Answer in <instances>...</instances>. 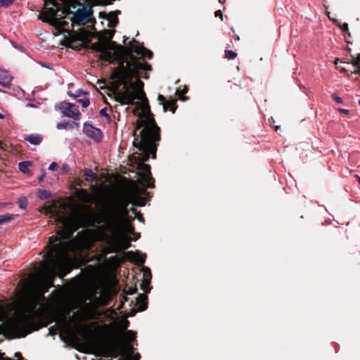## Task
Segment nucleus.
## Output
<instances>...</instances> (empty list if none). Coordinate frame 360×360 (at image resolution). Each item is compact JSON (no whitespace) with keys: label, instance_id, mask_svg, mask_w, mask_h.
Returning a JSON list of instances; mask_svg holds the SVG:
<instances>
[{"label":"nucleus","instance_id":"dca6fc26","mask_svg":"<svg viewBox=\"0 0 360 360\" xmlns=\"http://www.w3.org/2000/svg\"><path fill=\"white\" fill-rule=\"evenodd\" d=\"M25 140L32 145H39L41 143L42 139L39 134H30L25 137Z\"/></svg>","mask_w":360,"mask_h":360},{"label":"nucleus","instance_id":"a18cd8bd","mask_svg":"<svg viewBox=\"0 0 360 360\" xmlns=\"http://www.w3.org/2000/svg\"><path fill=\"white\" fill-rule=\"evenodd\" d=\"M356 178L358 179V180H359V184H360V176H358V175H356Z\"/></svg>","mask_w":360,"mask_h":360},{"label":"nucleus","instance_id":"a878e982","mask_svg":"<svg viewBox=\"0 0 360 360\" xmlns=\"http://www.w3.org/2000/svg\"><path fill=\"white\" fill-rule=\"evenodd\" d=\"M143 271L144 279L150 280L152 275H151L150 269L147 268V267H144Z\"/></svg>","mask_w":360,"mask_h":360},{"label":"nucleus","instance_id":"4468645a","mask_svg":"<svg viewBox=\"0 0 360 360\" xmlns=\"http://www.w3.org/2000/svg\"><path fill=\"white\" fill-rule=\"evenodd\" d=\"M158 101L160 102V104L162 105L165 112L171 110L172 112H174L176 107L175 102L174 101H166L165 96L162 95L158 96Z\"/></svg>","mask_w":360,"mask_h":360},{"label":"nucleus","instance_id":"3c124183","mask_svg":"<svg viewBox=\"0 0 360 360\" xmlns=\"http://www.w3.org/2000/svg\"><path fill=\"white\" fill-rule=\"evenodd\" d=\"M345 71H346V70H345V68H342V69H341V72H345Z\"/></svg>","mask_w":360,"mask_h":360},{"label":"nucleus","instance_id":"864d4df0","mask_svg":"<svg viewBox=\"0 0 360 360\" xmlns=\"http://www.w3.org/2000/svg\"><path fill=\"white\" fill-rule=\"evenodd\" d=\"M328 17L329 19H331V17L330 16V15H328Z\"/></svg>","mask_w":360,"mask_h":360},{"label":"nucleus","instance_id":"aec40b11","mask_svg":"<svg viewBox=\"0 0 360 360\" xmlns=\"http://www.w3.org/2000/svg\"><path fill=\"white\" fill-rule=\"evenodd\" d=\"M15 217L14 214H6L3 215H0V224H2L5 222H8L13 219Z\"/></svg>","mask_w":360,"mask_h":360},{"label":"nucleus","instance_id":"8fccbe9b","mask_svg":"<svg viewBox=\"0 0 360 360\" xmlns=\"http://www.w3.org/2000/svg\"><path fill=\"white\" fill-rule=\"evenodd\" d=\"M16 356H20V354L19 353H15Z\"/></svg>","mask_w":360,"mask_h":360},{"label":"nucleus","instance_id":"4c0bfd02","mask_svg":"<svg viewBox=\"0 0 360 360\" xmlns=\"http://www.w3.org/2000/svg\"><path fill=\"white\" fill-rule=\"evenodd\" d=\"M215 16L216 17H220L222 19L223 14L222 12L220 10H218L215 12Z\"/></svg>","mask_w":360,"mask_h":360},{"label":"nucleus","instance_id":"1a4fd4ad","mask_svg":"<svg viewBox=\"0 0 360 360\" xmlns=\"http://www.w3.org/2000/svg\"><path fill=\"white\" fill-rule=\"evenodd\" d=\"M93 10L91 7H82L79 8L75 12L71 11L68 13V15L72 14V15L69 18L71 22V25L73 27L75 25H84L88 20L91 18L93 15Z\"/></svg>","mask_w":360,"mask_h":360},{"label":"nucleus","instance_id":"6ab92c4d","mask_svg":"<svg viewBox=\"0 0 360 360\" xmlns=\"http://www.w3.org/2000/svg\"><path fill=\"white\" fill-rule=\"evenodd\" d=\"M38 196L41 200H46L51 197V193L45 189L39 190Z\"/></svg>","mask_w":360,"mask_h":360},{"label":"nucleus","instance_id":"0eeeda50","mask_svg":"<svg viewBox=\"0 0 360 360\" xmlns=\"http://www.w3.org/2000/svg\"><path fill=\"white\" fill-rule=\"evenodd\" d=\"M105 222L112 233L132 234L134 231L133 226L125 217L110 218Z\"/></svg>","mask_w":360,"mask_h":360},{"label":"nucleus","instance_id":"09e8293b","mask_svg":"<svg viewBox=\"0 0 360 360\" xmlns=\"http://www.w3.org/2000/svg\"><path fill=\"white\" fill-rule=\"evenodd\" d=\"M3 118H4V115L1 113H0V119H3Z\"/></svg>","mask_w":360,"mask_h":360},{"label":"nucleus","instance_id":"7c9ffc66","mask_svg":"<svg viewBox=\"0 0 360 360\" xmlns=\"http://www.w3.org/2000/svg\"><path fill=\"white\" fill-rule=\"evenodd\" d=\"M27 200H26V198L21 199L20 200L19 207L21 209H25L27 207Z\"/></svg>","mask_w":360,"mask_h":360},{"label":"nucleus","instance_id":"ddd939ff","mask_svg":"<svg viewBox=\"0 0 360 360\" xmlns=\"http://www.w3.org/2000/svg\"><path fill=\"white\" fill-rule=\"evenodd\" d=\"M12 77L9 72L0 68V86L3 87H9L11 84Z\"/></svg>","mask_w":360,"mask_h":360},{"label":"nucleus","instance_id":"412c9836","mask_svg":"<svg viewBox=\"0 0 360 360\" xmlns=\"http://www.w3.org/2000/svg\"><path fill=\"white\" fill-rule=\"evenodd\" d=\"M72 124L71 122L68 121H63L57 124L56 128L59 130L60 129H66L69 127H71Z\"/></svg>","mask_w":360,"mask_h":360},{"label":"nucleus","instance_id":"423d86ee","mask_svg":"<svg viewBox=\"0 0 360 360\" xmlns=\"http://www.w3.org/2000/svg\"><path fill=\"white\" fill-rule=\"evenodd\" d=\"M121 13L120 11L117 10L111 11L110 13L100 12L99 18L105 20L107 22V26L110 28L109 30H104L103 31V37L106 40L105 41H112L111 39L115 34V30L118 23L117 15Z\"/></svg>","mask_w":360,"mask_h":360},{"label":"nucleus","instance_id":"6e6552de","mask_svg":"<svg viewBox=\"0 0 360 360\" xmlns=\"http://www.w3.org/2000/svg\"><path fill=\"white\" fill-rule=\"evenodd\" d=\"M113 238L109 241V247L105 250V254L119 252L127 250L131 245L130 238L125 234L112 233Z\"/></svg>","mask_w":360,"mask_h":360},{"label":"nucleus","instance_id":"c85d7f7f","mask_svg":"<svg viewBox=\"0 0 360 360\" xmlns=\"http://www.w3.org/2000/svg\"><path fill=\"white\" fill-rule=\"evenodd\" d=\"M86 92L83 91L82 89H79L78 90L76 91L75 94H71L70 93H68V94L70 96H72V97H75V98H77V97H79L83 94H86Z\"/></svg>","mask_w":360,"mask_h":360},{"label":"nucleus","instance_id":"79ce46f5","mask_svg":"<svg viewBox=\"0 0 360 360\" xmlns=\"http://www.w3.org/2000/svg\"><path fill=\"white\" fill-rule=\"evenodd\" d=\"M131 211L135 214V215L138 213L135 207H131Z\"/></svg>","mask_w":360,"mask_h":360},{"label":"nucleus","instance_id":"ea45409f","mask_svg":"<svg viewBox=\"0 0 360 360\" xmlns=\"http://www.w3.org/2000/svg\"><path fill=\"white\" fill-rule=\"evenodd\" d=\"M338 110L342 113H344L345 115L348 114L349 111L346 109H343V108H338Z\"/></svg>","mask_w":360,"mask_h":360},{"label":"nucleus","instance_id":"a211bd4d","mask_svg":"<svg viewBox=\"0 0 360 360\" xmlns=\"http://www.w3.org/2000/svg\"><path fill=\"white\" fill-rule=\"evenodd\" d=\"M30 165L31 162L30 161L20 162L18 164L19 170L24 174H28L30 172L29 167Z\"/></svg>","mask_w":360,"mask_h":360},{"label":"nucleus","instance_id":"f3484780","mask_svg":"<svg viewBox=\"0 0 360 360\" xmlns=\"http://www.w3.org/2000/svg\"><path fill=\"white\" fill-rule=\"evenodd\" d=\"M84 176H86V180L90 182H93L97 179L96 174L88 168L84 169Z\"/></svg>","mask_w":360,"mask_h":360},{"label":"nucleus","instance_id":"49530a36","mask_svg":"<svg viewBox=\"0 0 360 360\" xmlns=\"http://www.w3.org/2000/svg\"><path fill=\"white\" fill-rule=\"evenodd\" d=\"M129 293L132 295L134 293V290L131 289Z\"/></svg>","mask_w":360,"mask_h":360},{"label":"nucleus","instance_id":"6e6d98bb","mask_svg":"<svg viewBox=\"0 0 360 360\" xmlns=\"http://www.w3.org/2000/svg\"><path fill=\"white\" fill-rule=\"evenodd\" d=\"M139 205H140V206H143V205H144V204H143V203H141V204H139Z\"/></svg>","mask_w":360,"mask_h":360},{"label":"nucleus","instance_id":"b1692460","mask_svg":"<svg viewBox=\"0 0 360 360\" xmlns=\"http://www.w3.org/2000/svg\"><path fill=\"white\" fill-rule=\"evenodd\" d=\"M150 280H148V279H144L143 281V283L141 284V288L142 290L145 292H148L150 289H149V284H150Z\"/></svg>","mask_w":360,"mask_h":360},{"label":"nucleus","instance_id":"5701e85b","mask_svg":"<svg viewBox=\"0 0 360 360\" xmlns=\"http://www.w3.org/2000/svg\"><path fill=\"white\" fill-rule=\"evenodd\" d=\"M237 56V53L231 50L225 51V57L229 60L234 59Z\"/></svg>","mask_w":360,"mask_h":360},{"label":"nucleus","instance_id":"a19ab883","mask_svg":"<svg viewBox=\"0 0 360 360\" xmlns=\"http://www.w3.org/2000/svg\"><path fill=\"white\" fill-rule=\"evenodd\" d=\"M186 92H187V89L186 88H184V90L181 92L180 91H177V93L179 94V96L180 97H181V96L184 95Z\"/></svg>","mask_w":360,"mask_h":360},{"label":"nucleus","instance_id":"9b49d317","mask_svg":"<svg viewBox=\"0 0 360 360\" xmlns=\"http://www.w3.org/2000/svg\"><path fill=\"white\" fill-rule=\"evenodd\" d=\"M83 133L94 141L98 143L102 141L103 138L101 130L92 125L89 122H86L83 126Z\"/></svg>","mask_w":360,"mask_h":360},{"label":"nucleus","instance_id":"f704fd0d","mask_svg":"<svg viewBox=\"0 0 360 360\" xmlns=\"http://www.w3.org/2000/svg\"><path fill=\"white\" fill-rule=\"evenodd\" d=\"M100 114H101V116H103V117H109V115H108V114L107 113L105 108H102V109L100 110Z\"/></svg>","mask_w":360,"mask_h":360},{"label":"nucleus","instance_id":"c756f323","mask_svg":"<svg viewBox=\"0 0 360 360\" xmlns=\"http://www.w3.org/2000/svg\"><path fill=\"white\" fill-rule=\"evenodd\" d=\"M15 0H0V4L2 6L8 7L11 5Z\"/></svg>","mask_w":360,"mask_h":360},{"label":"nucleus","instance_id":"c9c22d12","mask_svg":"<svg viewBox=\"0 0 360 360\" xmlns=\"http://www.w3.org/2000/svg\"><path fill=\"white\" fill-rule=\"evenodd\" d=\"M136 217L138 219V220L141 222H143L144 221V219L143 217V216L141 215V213L138 212L136 215Z\"/></svg>","mask_w":360,"mask_h":360},{"label":"nucleus","instance_id":"f257e3e1","mask_svg":"<svg viewBox=\"0 0 360 360\" xmlns=\"http://www.w3.org/2000/svg\"><path fill=\"white\" fill-rule=\"evenodd\" d=\"M94 46L100 53L102 60L118 63V67L112 72V77L118 85H123L124 91L116 94L115 100L122 105L134 104L137 98L142 101L135 131V134L139 131V139H135L134 141V146L139 152L135 153L131 160L134 162V167L139 170L137 174L139 184L144 187L153 188L154 180L151 177L150 166L144 162L149 159L150 155L152 158H155V142L160 139V128L153 117L148 101L143 92V82L139 79L140 77H149L148 71L151 70V66L134 57L127 60L125 49L115 41L99 42Z\"/></svg>","mask_w":360,"mask_h":360},{"label":"nucleus","instance_id":"f03ea898","mask_svg":"<svg viewBox=\"0 0 360 360\" xmlns=\"http://www.w3.org/2000/svg\"><path fill=\"white\" fill-rule=\"evenodd\" d=\"M56 219L61 224V229L58 231V236H51L49 239L46 247L47 252L44 255L45 259L41 262L44 273L41 271L39 276L32 274L33 281H27L28 285L37 288V292L27 295L22 310L12 317H7L0 309V321L3 322L0 326L11 338H24L32 332V319L40 300L53 285L55 277L65 276L69 271V252L73 248V245L68 239L74 232L72 221L69 216H58Z\"/></svg>","mask_w":360,"mask_h":360},{"label":"nucleus","instance_id":"7ed1b4c3","mask_svg":"<svg viewBox=\"0 0 360 360\" xmlns=\"http://www.w3.org/2000/svg\"><path fill=\"white\" fill-rule=\"evenodd\" d=\"M94 347L98 356L116 359L121 354L117 342L112 338L97 340Z\"/></svg>","mask_w":360,"mask_h":360},{"label":"nucleus","instance_id":"de8ad7c7","mask_svg":"<svg viewBox=\"0 0 360 360\" xmlns=\"http://www.w3.org/2000/svg\"><path fill=\"white\" fill-rule=\"evenodd\" d=\"M357 58V59L359 60V61L360 62V53L358 55V56H357V58Z\"/></svg>","mask_w":360,"mask_h":360},{"label":"nucleus","instance_id":"37998d69","mask_svg":"<svg viewBox=\"0 0 360 360\" xmlns=\"http://www.w3.org/2000/svg\"><path fill=\"white\" fill-rule=\"evenodd\" d=\"M146 309V304H144V305H143V306H141V311H143V310H145Z\"/></svg>","mask_w":360,"mask_h":360},{"label":"nucleus","instance_id":"c03bdc74","mask_svg":"<svg viewBox=\"0 0 360 360\" xmlns=\"http://www.w3.org/2000/svg\"><path fill=\"white\" fill-rule=\"evenodd\" d=\"M49 333L51 335H54L55 333H52L51 328L49 329Z\"/></svg>","mask_w":360,"mask_h":360},{"label":"nucleus","instance_id":"5fc2aeb1","mask_svg":"<svg viewBox=\"0 0 360 360\" xmlns=\"http://www.w3.org/2000/svg\"><path fill=\"white\" fill-rule=\"evenodd\" d=\"M328 17L329 19H331V17L330 16V15H328Z\"/></svg>","mask_w":360,"mask_h":360},{"label":"nucleus","instance_id":"4d7b16f0","mask_svg":"<svg viewBox=\"0 0 360 360\" xmlns=\"http://www.w3.org/2000/svg\"><path fill=\"white\" fill-rule=\"evenodd\" d=\"M72 124H76V122H72V123H71Z\"/></svg>","mask_w":360,"mask_h":360},{"label":"nucleus","instance_id":"9d476101","mask_svg":"<svg viewBox=\"0 0 360 360\" xmlns=\"http://www.w3.org/2000/svg\"><path fill=\"white\" fill-rule=\"evenodd\" d=\"M56 108L60 110L63 116L78 120L80 117V112L78 107L69 102H61L57 103Z\"/></svg>","mask_w":360,"mask_h":360},{"label":"nucleus","instance_id":"2eb2a0df","mask_svg":"<svg viewBox=\"0 0 360 360\" xmlns=\"http://www.w3.org/2000/svg\"><path fill=\"white\" fill-rule=\"evenodd\" d=\"M38 18L42 20L44 22H46L51 25L60 27V21H58V18L56 19V18H50V16H48L45 12L39 15Z\"/></svg>","mask_w":360,"mask_h":360},{"label":"nucleus","instance_id":"58836bf2","mask_svg":"<svg viewBox=\"0 0 360 360\" xmlns=\"http://www.w3.org/2000/svg\"><path fill=\"white\" fill-rule=\"evenodd\" d=\"M340 27L343 31H347L349 30L347 23H344Z\"/></svg>","mask_w":360,"mask_h":360},{"label":"nucleus","instance_id":"603ef678","mask_svg":"<svg viewBox=\"0 0 360 360\" xmlns=\"http://www.w3.org/2000/svg\"><path fill=\"white\" fill-rule=\"evenodd\" d=\"M328 17L329 19H331V17L330 16V15H328Z\"/></svg>","mask_w":360,"mask_h":360},{"label":"nucleus","instance_id":"4be33fe9","mask_svg":"<svg viewBox=\"0 0 360 360\" xmlns=\"http://www.w3.org/2000/svg\"><path fill=\"white\" fill-rule=\"evenodd\" d=\"M136 262L139 264H143L146 261V255L145 254H136L135 256Z\"/></svg>","mask_w":360,"mask_h":360},{"label":"nucleus","instance_id":"f8f14e48","mask_svg":"<svg viewBox=\"0 0 360 360\" xmlns=\"http://www.w3.org/2000/svg\"><path fill=\"white\" fill-rule=\"evenodd\" d=\"M131 42L134 44L130 46L131 51L137 53L138 55H141L143 57H146L148 59L152 58L153 52L151 51L146 49L142 45L139 44V42L136 41L135 39H132Z\"/></svg>","mask_w":360,"mask_h":360},{"label":"nucleus","instance_id":"13d9d810","mask_svg":"<svg viewBox=\"0 0 360 360\" xmlns=\"http://www.w3.org/2000/svg\"><path fill=\"white\" fill-rule=\"evenodd\" d=\"M72 124H76V122H72V123H71Z\"/></svg>","mask_w":360,"mask_h":360},{"label":"nucleus","instance_id":"cd10ccee","mask_svg":"<svg viewBox=\"0 0 360 360\" xmlns=\"http://www.w3.org/2000/svg\"><path fill=\"white\" fill-rule=\"evenodd\" d=\"M126 338L128 341L131 342L134 340L135 335L131 330H127L125 333Z\"/></svg>","mask_w":360,"mask_h":360},{"label":"nucleus","instance_id":"39448f33","mask_svg":"<svg viewBox=\"0 0 360 360\" xmlns=\"http://www.w3.org/2000/svg\"><path fill=\"white\" fill-rule=\"evenodd\" d=\"M46 4L51 5L52 7L46 9V14L50 18H58L60 21V27H65L68 25V22L63 20L67 18V13H71V11L68 7H63L62 5L56 2L55 0H49L46 2Z\"/></svg>","mask_w":360,"mask_h":360},{"label":"nucleus","instance_id":"2f4dec72","mask_svg":"<svg viewBox=\"0 0 360 360\" xmlns=\"http://www.w3.org/2000/svg\"><path fill=\"white\" fill-rule=\"evenodd\" d=\"M333 99L338 103H342V99L341 97H340L339 96L336 95V94H333Z\"/></svg>","mask_w":360,"mask_h":360},{"label":"nucleus","instance_id":"e433bc0d","mask_svg":"<svg viewBox=\"0 0 360 360\" xmlns=\"http://www.w3.org/2000/svg\"><path fill=\"white\" fill-rule=\"evenodd\" d=\"M46 173L44 170L42 171L41 174L39 176L38 180L39 181H42L44 180V178L45 177Z\"/></svg>","mask_w":360,"mask_h":360},{"label":"nucleus","instance_id":"20e7f679","mask_svg":"<svg viewBox=\"0 0 360 360\" xmlns=\"http://www.w3.org/2000/svg\"><path fill=\"white\" fill-rule=\"evenodd\" d=\"M128 205L129 202L127 200L112 202L104 209L102 216L105 217V220L110 218L126 217L129 214Z\"/></svg>","mask_w":360,"mask_h":360},{"label":"nucleus","instance_id":"72a5a7b5","mask_svg":"<svg viewBox=\"0 0 360 360\" xmlns=\"http://www.w3.org/2000/svg\"><path fill=\"white\" fill-rule=\"evenodd\" d=\"M351 63L352 64V65H354L356 68L360 67V62L359 61V60L357 58H354V57H353V59H352V61L351 62Z\"/></svg>","mask_w":360,"mask_h":360},{"label":"nucleus","instance_id":"bb28decb","mask_svg":"<svg viewBox=\"0 0 360 360\" xmlns=\"http://www.w3.org/2000/svg\"><path fill=\"white\" fill-rule=\"evenodd\" d=\"M77 102L80 103L83 108H87L89 105V100L87 98L78 99Z\"/></svg>","mask_w":360,"mask_h":360},{"label":"nucleus","instance_id":"473e14b6","mask_svg":"<svg viewBox=\"0 0 360 360\" xmlns=\"http://www.w3.org/2000/svg\"><path fill=\"white\" fill-rule=\"evenodd\" d=\"M58 167V165L55 162H52L49 166V170L54 171Z\"/></svg>","mask_w":360,"mask_h":360},{"label":"nucleus","instance_id":"393cba45","mask_svg":"<svg viewBox=\"0 0 360 360\" xmlns=\"http://www.w3.org/2000/svg\"><path fill=\"white\" fill-rule=\"evenodd\" d=\"M79 195H80V198L84 200H88L89 198V195L88 193V192L84 190V189H82L79 191Z\"/></svg>","mask_w":360,"mask_h":360}]
</instances>
